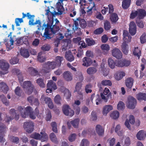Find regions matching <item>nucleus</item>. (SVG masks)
Here are the masks:
<instances>
[{
    "label": "nucleus",
    "instance_id": "f257e3e1",
    "mask_svg": "<svg viewBox=\"0 0 146 146\" xmlns=\"http://www.w3.org/2000/svg\"><path fill=\"white\" fill-rule=\"evenodd\" d=\"M18 110L21 113V115L23 118H26L28 115L30 117L34 119L36 118V115L34 112L33 111L32 108L30 106H27L26 108L22 106H19L18 108Z\"/></svg>",
    "mask_w": 146,
    "mask_h": 146
},
{
    "label": "nucleus",
    "instance_id": "f03ea898",
    "mask_svg": "<svg viewBox=\"0 0 146 146\" xmlns=\"http://www.w3.org/2000/svg\"><path fill=\"white\" fill-rule=\"evenodd\" d=\"M53 22V19H49L46 24L44 23L43 25V27H44L45 28L43 37H44L46 39H51V34L49 33V31L52 27Z\"/></svg>",
    "mask_w": 146,
    "mask_h": 146
},
{
    "label": "nucleus",
    "instance_id": "7ed1b4c3",
    "mask_svg": "<svg viewBox=\"0 0 146 146\" xmlns=\"http://www.w3.org/2000/svg\"><path fill=\"white\" fill-rule=\"evenodd\" d=\"M23 88H26V93L28 95L31 94L33 92L34 87L30 81H27L24 82L22 85Z\"/></svg>",
    "mask_w": 146,
    "mask_h": 146
},
{
    "label": "nucleus",
    "instance_id": "20e7f679",
    "mask_svg": "<svg viewBox=\"0 0 146 146\" xmlns=\"http://www.w3.org/2000/svg\"><path fill=\"white\" fill-rule=\"evenodd\" d=\"M8 128L5 125L1 122H0V143H3L5 141L4 138V134L7 130Z\"/></svg>",
    "mask_w": 146,
    "mask_h": 146
},
{
    "label": "nucleus",
    "instance_id": "39448f33",
    "mask_svg": "<svg viewBox=\"0 0 146 146\" xmlns=\"http://www.w3.org/2000/svg\"><path fill=\"white\" fill-rule=\"evenodd\" d=\"M9 67V65L8 63L6 62L4 60H0V68L2 70L1 72L2 74H5L7 73L8 72V70Z\"/></svg>",
    "mask_w": 146,
    "mask_h": 146
},
{
    "label": "nucleus",
    "instance_id": "423d86ee",
    "mask_svg": "<svg viewBox=\"0 0 146 146\" xmlns=\"http://www.w3.org/2000/svg\"><path fill=\"white\" fill-rule=\"evenodd\" d=\"M127 105L128 108L130 109H133L137 104V100L133 97L129 96L127 98Z\"/></svg>",
    "mask_w": 146,
    "mask_h": 146
},
{
    "label": "nucleus",
    "instance_id": "0eeeda50",
    "mask_svg": "<svg viewBox=\"0 0 146 146\" xmlns=\"http://www.w3.org/2000/svg\"><path fill=\"white\" fill-rule=\"evenodd\" d=\"M100 96L102 100L106 102H108L109 99L112 98V95L110 92L109 90L107 88H105L103 93H101Z\"/></svg>",
    "mask_w": 146,
    "mask_h": 146
},
{
    "label": "nucleus",
    "instance_id": "6e6552de",
    "mask_svg": "<svg viewBox=\"0 0 146 146\" xmlns=\"http://www.w3.org/2000/svg\"><path fill=\"white\" fill-rule=\"evenodd\" d=\"M34 126V123L32 121H27L24 123V128L29 133H31L33 131Z\"/></svg>",
    "mask_w": 146,
    "mask_h": 146
},
{
    "label": "nucleus",
    "instance_id": "1a4fd4ad",
    "mask_svg": "<svg viewBox=\"0 0 146 146\" xmlns=\"http://www.w3.org/2000/svg\"><path fill=\"white\" fill-rule=\"evenodd\" d=\"M62 110L63 113L66 115L72 117L74 115V111L71 109L68 105H64L62 107Z\"/></svg>",
    "mask_w": 146,
    "mask_h": 146
},
{
    "label": "nucleus",
    "instance_id": "9d476101",
    "mask_svg": "<svg viewBox=\"0 0 146 146\" xmlns=\"http://www.w3.org/2000/svg\"><path fill=\"white\" fill-rule=\"evenodd\" d=\"M40 100L41 102L44 101L45 104L48 105L50 108L52 109L53 108L54 105L50 98L45 97L44 95H42Z\"/></svg>",
    "mask_w": 146,
    "mask_h": 146
},
{
    "label": "nucleus",
    "instance_id": "9b49d317",
    "mask_svg": "<svg viewBox=\"0 0 146 146\" xmlns=\"http://www.w3.org/2000/svg\"><path fill=\"white\" fill-rule=\"evenodd\" d=\"M23 17L21 18H16L15 19V23L17 26H19L20 25V23L23 22V19L25 17H27L28 19H31L32 17H35L34 15H31L29 13H28L27 14H25L24 13H22Z\"/></svg>",
    "mask_w": 146,
    "mask_h": 146
},
{
    "label": "nucleus",
    "instance_id": "f8f14e48",
    "mask_svg": "<svg viewBox=\"0 0 146 146\" xmlns=\"http://www.w3.org/2000/svg\"><path fill=\"white\" fill-rule=\"evenodd\" d=\"M9 42L8 41V39L5 38L4 40V42L5 43V44L6 47V49L7 51H9L11 50L13 47V44L14 40L11 36H10V38L9 40Z\"/></svg>",
    "mask_w": 146,
    "mask_h": 146
},
{
    "label": "nucleus",
    "instance_id": "ddd939ff",
    "mask_svg": "<svg viewBox=\"0 0 146 146\" xmlns=\"http://www.w3.org/2000/svg\"><path fill=\"white\" fill-rule=\"evenodd\" d=\"M136 25L135 23L132 21L131 22L129 25V32L132 35H135L136 32Z\"/></svg>",
    "mask_w": 146,
    "mask_h": 146
},
{
    "label": "nucleus",
    "instance_id": "4468645a",
    "mask_svg": "<svg viewBox=\"0 0 146 146\" xmlns=\"http://www.w3.org/2000/svg\"><path fill=\"white\" fill-rule=\"evenodd\" d=\"M111 52L112 55L117 59H121L122 57V53L119 49H113L112 50Z\"/></svg>",
    "mask_w": 146,
    "mask_h": 146
},
{
    "label": "nucleus",
    "instance_id": "2eb2a0df",
    "mask_svg": "<svg viewBox=\"0 0 146 146\" xmlns=\"http://www.w3.org/2000/svg\"><path fill=\"white\" fill-rule=\"evenodd\" d=\"M96 131L98 136H102L104 135V129L101 125H97L95 127Z\"/></svg>",
    "mask_w": 146,
    "mask_h": 146
},
{
    "label": "nucleus",
    "instance_id": "dca6fc26",
    "mask_svg": "<svg viewBox=\"0 0 146 146\" xmlns=\"http://www.w3.org/2000/svg\"><path fill=\"white\" fill-rule=\"evenodd\" d=\"M133 78L131 77H128L125 80V84L127 88L131 89L133 85Z\"/></svg>",
    "mask_w": 146,
    "mask_h": 146
},
{
    "label": "nucleus",
    "instance_id": "f3484780",
    "mask_svg": "<svg viewBox=\"0 0 146 146\" xmlns=\"http://www.w3.org/2000/svg\"><path fill=\"white\" fill-rule=\"evenodd\" d=\"M82 62H83L82 65L86 67L90 66L92 63V59L90 58L86 57H85L83 58Z\"/></svg>",
    "mask_w": 146,
    "mask_h": 146
},
{
    "label": "nucleus",
    "instance_id": "a211bd4d",
    "mask_svg": "<svg viewBox=\"0 0 146 146\" xmlns=\"http://www.w3.org/2000/svg\"><path fill=\"white\" fill-rule=\"evenodd\" d=\"M63 75L64 78L67 81H70L72 79V75L69 71H65Z\"/></svg>",
    "mask_w": 146,
    "mask_h": 146
},
{
    "label": "nucleus",
    "instance_id": "6ab92c4d",
    "mask_svg": "<svg viewBox=\"0 0 146 146\" xmlns=\"http://www.w3.org/2000/svg\"><path fill=\"white\" fill-rule=\"evenodd\" d=\"M27 72L32 76H35L39 74L38 70L32 67H30L28 68Z\"/></svg>",
    "mask_w": 146,
    "mask_h": 146
},
{
    "label": "nucleus",
    "instance_id": "aec40b11",
    "mask_svg": "<svg viewBox=\"0 0 146 146\" xmlns=\"http://www.w3.org/2000/svg\"><path fill=\"white\" fill-rule=\"evenodd\" d=\"M131 64L130 60L124 59L123 61L118 60V67L128 66Z\"/></svg>",
    "mask_w": 146,
    "mask_h": 146
},
{
    "label": "nucleus",
    "instance_id": "412c9836",
    "mask_svg": "<svg viewBox=\"0 0 146 146\" xmlns=\"http://www.w3.org/2000/svg\"><path fill=\"white\" fill-rule=\"evenodd\" d=\"M88 8L89 9L87 11V12L88 14L89 15L92 14L93 11L96 10V7L95 3L94 2L91 3Z\"/></svg>",
    "mask_w": 146,
    "mask_h": 146
},
{
    "label": "nucleus",
    "instance_id": "4be33fe9",
    "mask_svg": "<svg viewBox=\"0 0 146 146\" xmlns=\"http://www.w3.org/2000/svg\"><path fill=\"white\" fill-rule=\"evenodd\" d=\"M65 57L66 60L70 62L73 61L74 59V56L70 50H69L68 52H66Z\"/></svg>",
    "mask_w": 146,
    "mask_h": 146
},
{
    "label": "nucleus",
    "instance_id": "5701e85b",
    "mask_svg": "<svg viewBox=\"0 0 146 146\" xmlns=\"http://www.w3.org/2000/svg\"><path fill=\"white\" fill-rule=\"evenodd\" d=\"M108 62L109 66L111 69L114 68L115 66H118V60L115 61L111 58H110L108 59Z\"/></svg>",
    "mask_w": 146,
    "mask_h": 146
},
{
    "label": "nucleus",
    "instance_id": "b1692460",
    "mask_svg": "<svg viewBox=\"0 0 146 146\" xmlns=\"http://www.w3.org/2000/svg\"><path fill=\"white\" fill-rule=\"evenodd\" d=\"M71 41L69 39H65L64 44L62 46V50L64 51L66 50L71 46Z\"/></svg>",
    "mask_w": 146,
    "mask_h": 146
},
{
    "label": "nucleus",
    "instance_id": "393cba45",
    "mask_svg": "<svg viewBox=\"0 0 146 146\" xmlns=\"http://www.w3.org/2000/svg\"><path fill=\"white\" fill-rule=\"evenodd\" d=\"M128 42L124 41L122 44V51L123 53L127 54L128 52V45L127 43Z\"/></svg>",
    "mask_w": 146,
    "mask_h": 146
},
{
    "label": "nucleus",
    "instance_id": "a878e982",
    "mask_svg": "<svg viewBox=\"0 0 146 146\" xmlns=\"http://www.w3.org/2000/svg\"><path fill=\"white\" fill-rule=\"evenodd\" d=\"M50 29L51 31V33H50L51 35L52 34L53 35H56L59 30L60 28L59 26L56 25H54Z\"/></svg>",
    "mask_w": 146,
    "mask_h": 146
},
{
    "label": "nucleus",
    "instance_id": "bb28decb",
    "mask_svg": "<svg viewBox=\"0 0 146 146\" xmlns=\"http://www.w3.org/2000/svg\"><path fill=\"white\" fill-rule=\"evenodd\" d=\"M145 133L143 130L139 131L137 133L136 136L137 139L140 140H143L146 136Z\"/></svg>",
    "mask_w": 146,
    "mask_h": 146
},
{
    "label": "nucleus",
    "instance_id": "cd10ccee",
    "mask_svg": "<svg viewBox=\"0 0 146 146\" xmlns=\"http://www.w3.org/2000/svg\"><path fill=\"white\" fill-rule=\"evenodd\" d=\"M113 107L111 105H106L104 107L102 113L104 115H106L110 111L112 110Z\"/></svg>",
    "mask_w": 146,
    "mask_h": 146
},
{
    "label": "nucleus",
    "instance_id": "c85d7f7f",
    "mask_svg": "<svg viewBox=\"0 0 146 146\" xmlns=\"http://www.w3.org/2000/svg\"><path fill=\"white\" fill-rule=\"evenodd\" d=\"M47 88L53 89V90H56L57 88L56 83L51 80H48L47 84Z\"/></svg>",
    "mask_w": 146,
    "mask_h": 146
},
{
    "label": "nucleus",
    "instance_id": "c756f323",
    "mask_svg": "<svg viewBox=\"0 0 146 146\" xmlns=\"http://www.w3.org/2000/svg\"><path fill=\"white\" fill-rule=\"evenodd\" d=\"M128 31L126 30H124L123 33V40L124 41L128 42L131 39V37L129 36Z\"/></svg>",
    "mask_w": 146,
    "mask_h": 146
},
{
    "label": "nucleus",
    "instance_id": "7c9ffc66",
    "mask_svg": "<svg viewBox=\"0 0 146 146\" xmlns=\"http://www.w3.org/2000/svg\"><path fill=\"white\" fill-rule=\"evenodd\" d=\"M110 19L112 23H115L118 20L119 17L117 14L115 13L111 14Z\"/></svg>",
    "mask_w": 146,
    "mask_h": 146
},
{
    "label": "nucleus",
    "instance_id": "2f4dec72",
    "mask_svg": "<svg viewBox=\"0 0 146 146\" xmlns=\"http://www.w3.org/2000/svg\"><path fill=\"white\" fill-rule=\"evenodd\" d=\"M131 0H123L122 2V7L124 9H127L130 6Z\"/></svg>",
    "mask_w": 146,
    "mask_h": 146
},
{
    "label": "nucleus",
    "instance_id": "473e14b6",
    "mask_svg": "<svg viewBox=\"0 0 146 146\" xmlns=\"http://www.w3.org/2000/svg\"><path fill=\"white\" fill-rule=\"evenodd\" d=\"M82 87L81 83L80 82H77L75 86V91L77 92L78 94L82 97L83 96L82 93L80 91Z\"/></svg>",
    "mask_w": 146,
    "mask_h": 146
},
{
    "label": "nucleus",
    "instance_id": "72a5a7b5",
    "mask_svg": "<svg viewBox=\"0 0 146 146\" xmlns=\"http://www.w3.org/2000/svg\"><path fill=\"white\" fill-rule=\"evenodd\" d=\"M51 70L50 66L48 63V62L43 64L42 70L44 72L48 73Z\"/></svg>",
    "mask_w": 146,
    "mask_h": 146
},
{
    "label": "nucleus",
    "instance_id": "f704fd0d",
    "mask_svg": "<svg viewBox=\"0 0 146 146\" xmlns=\"http://www.w3.org/2000/svg\"><path fill=\"white\" fill-rule=\"evenodd\" d=\"M137 98L139 101H146V94L140 92L137 95Z\"/></svg>",
    "mask_w": 146,
    "mask_h": 146
},
{
    "label": "nucleus",
    "instance_id": "c9c22d12",
    "mask_svg": "<svg viewBox=\"0 0 146 146\" xmlns=\"http://www.w3.org/2000/svg\"><path fill=\"white\" fill-rule=\"evenodd\" d=\"M61 3H62L60 2H58L56 4V8L58 12L60 14H62L64 11V8Z\"/></svg>",
    "mask_w": 146,
    "mask_h": 146
},
{
    "label": "nucleus",
    "instance_id": "e433bc0d",
    "mask_svg": "<svg viewBox=\"0 0 146 146\" xmlns=\"http://www.w3.org/2000/svg\"><path fill=\"white\" fill-rule=\"evenodd\" d=\"M125 76V73L124 72H119L116 73L115 78L117 80H119L121 79Z\"/></svg>",
    "mask_w": 146,
    "mask_h": 146
},
{
    "label": "nucleus",
    "instance_id": "4c0bfd02",
    "mask_svg": "<svg viewBox=\"0 0 146 146\" xmlns=\"http://www.w3.org/2000/svg\"><path fill=\"white\" fill-rule=\"evenodd\" d=\"M77 20L79 21V24L82 28L84 29L86 27L87 25L84 19L78 18L77 19Z\"/></svg>",
    "mask_w": 146,
    "mask_h": 146
},
{
    "label": "nucleus",
    "instance_id": "58836bf2",
    "mask_svg": "<svg viewBox=\"0 0 146 146\" xmlns=\"http://www.w3.org/2000/svg\"><path fill=\"white\" fill-rule=\"evenodd\" d=\"M40 134H41V137L40 139L41 140L42 142H44L48 140V136L45 132H41Z\"/></svg>",
    "mask_w": 146,
    "mask_h": 146
},
{
    "label": "nucleus",
    "instance_id": "ea45409f",
    "mask_svg": "<svg viewBox=\"0 0 146 146\" xmlns=\"http://www.w3.org/2000/svg\"><path fill=\"white\" fill-rule=\"evenodd\" d=\"M34 17H32L31 19H29L30 20L29 21V24L30 25H34L37 24H38V25L41 27V23L39 20H36V22L34 23Z\"/></svg>",
    "mask_w": 146,
    "mask_h": 146
},
{
    "label": "nucleus",
    "instance_id": "a19ab883",
    "mask_svg": "<svg viewBox=\"0 0 146 146\" xmlns=\"http://www.w3.org/2000/svg\"><path fill=\"white\" fill-rule=\"evenodd\" d=\"M0 90H2L4 92L8 91V86L5 83L3 82L0 83Z\"/></svg>",
    "mask_w": 146,
    "mask_h": 146
},
{
    "label": "nucleus",
    "instance_id": "79ce46f5",
    "mask_svg": "<svg viewBox=\"0 0 146 146\" xmlns=\"http://www.w3.org/2000/svg\"><path fill=\"white\" fill-rule=\"evenodd\" d=\"M63 60V58L62 57L59 56H57L56 57L55 62L56 63L57 66L60 67L61 64V62Z\"/></svg>",
    "mask_w": 146,
    "mask_h": 146
},
{
    "label": "nucleus",
    "instance_id": "37998d69",
    "mask_svg": "<svg viewBox=\"0 0 146 146\" xmlns=\"http://www.w3.org/2000/svg\"><path fill=\"white\" fill-rule=\"evenodd\" d=\"M21 55L25 58H27L29 56V52L27 49H21L20 51Z\"/></svg>",
    "mask_w": 146,
    "mask_h": 146
},
{
    "label": "nucleus",
    "instance_id": "c03bdc74",
    "mask_svg": "<svg viewBox=\"0 0 146 146\" xmlns=\"http://www.w3.org/2000/svg\"><path fill=\"white\" fill-rule=\"evenodd\" d=\"M85 41L88 46L94 45L96 43L95 41L92 38H86Z\"/></svg>",
    "mask_w": 146,
    "mask_h": 146
},
{
    "label": "nucleus",
    "instance_id": "a18cd8bd",
    "mask_svg": "<svg viewBox=\"0 0 146 146\" xmlns=\"http://www.w3.org/2000/svg\"><path fill=\"white\" fill-rule=\"evenodd\" d=\"M79 122L80 119L78 118H76L71 121L70 123L74 127L77 128L78 127Z\"/></svg>",
    "mask_w": 146,
    "mask_h": 146
},
{
    "label": "nucleus",
    "instance_id": "49530a36",
    "mask_svg": "<svg viewBox=\"0 0 146 146\" xmlns=\"http://www.w3.org/2000/svg\"><path fill=\"white\" fill-rule=\"evenodd\" d=\"M97 71V69L94 67H90L87 70V73L89 74H93L95 73Z\"/></svg>",
    "mask_w": 146,
    "mask_h": 146
},
{
    "label": "nucleus",
    "instance_id": "de8ad7c7",
    "mask_svg": "<svg viewBox=\"0 0 146 146\" xmlns=\"http://www.w3.org/2000/svg\"><path fill=\"white\" fill-rule=\"evenodd\" d=\"M138 15L141 18H143L146 15V12L145 11L142 9L138 10Z\"/></svg>",
    "mask_w": 146,
    "mask_h": 146
},
{
    "label": "nucleus",
    "instance_id": "09e8293b",
    "mask_svg": "<svg viewBox=\"0 0 146 146\" xmlns=\"http://www.w3.org/2000/svg\"><path fill=\"white\" fill-rule=\"evenodd\" d=\"M50 138L53 142L57 143L58 142L57 138L55 134L53 133H51L50 135Z\"/></svg>",
    "mask_w": 146,
    "mask_h": 146
},
{
    "label": "nucleus",
    "instance_id": "8fccbe9b",
    "mask_svg": "<svg viewBox=\"0 0 146 146\" xmlns=\"http://www.w3.org/2000/svg\"><path fill=\"white\" fill-rule=\"evenodd\" d=\"M119 113L117 111H113L110 115V116L113 119H117L119 116Z\"/></svg>",
    "mask_w": 146,
    "mask_h": 146
},
{
    "label": "nucleus",
    "instance_id": "3c124183",
    "mask_svg": "<svg viewBox=\"0 0 146 146\" xmlns=\"http://www.w3.org/2000/svg\"><path fill=\"white\" fill-rule=\"evenodd\" d=\"M111 24L109 21L107 20L105 21L104 23V28L106 31L110 30L111 28Z\"/></svg>",
    "mask_w": 146,
    "mask_h": 146
},
{
    "label": "nucleus",
    "instance_id": "603ef678",
    "mask_svg": "<svg viewBox=\"0 0 146 146\" xmlns=\"http://www.w3.org/2000/svg\"><path fill=\"white\" fill-rule=\"evenodd\" d=\"M36 82L40 87L42 88L45 87V85L43 79L40 78H38L36 80Z\"/></svg>",
    "mask_w": 146,
    "mask_h": 146
},
{
    "label": "nucleus",
    "instance_id": "864d4df0",
    "mask_svg": "<svg viewBox=\"0 0 146 146\" xmlns=\"http://www.w3.org/2000/svg\"><path fill=\"white\" fill-rule=\"evenodd\" d=\"M92 88V86L90 84L86 85L85 87V91L86 93L87 94L91 93L92 92L91 88Z\"/></svg>",
    "mask_w": 146,
    "mask_h": 146
},
{
    "label": "nucleus",
    "instance_id": "5fc2aeb1",
    "mask_svg": "<svg viewBox=\"0 0 146 146\" xmlns=\"http://www.w3.org/2000/svg\"><path fill=\"white\" fill-rule=\"evenodd\" d=\"M133 53L134 55L137 56L139 58V56L141 55V52L138 47L135 48Z\"/></svg>",
    "mask_w": 146,
    "mask_h": 146
},
{
    "label": "nucleus",
    "instance_id": "6e6d98bb",
    "mask_svg": "<svg viewBox=\"0 0 146 146\" xmlns=\"http://www.w3.org/2000/svg\"><path fill=\"white\" fill-rule=\"evenodd\" d=\"M103 31V29L102 27H100L95 30L94 31L93 33L96 35H100L102 34Z\"/></svg>",
    "mask_w": 146,
    "mask_h": 146
},
{
    "label": "nucleus",
    "instance_id": "4d7b16f0",
    "mask_svg": "<svg viewBox=\"0 0 146 146\" xmlns=\"http://www.w3.org/2000/svg\"><path fill=\"white\" fill-rule=\"evenodd\" d=\"M115 132L119 136H121L122 133L120 130V126L119 125H117L115 127Z\"/></svg>",
    "mask_w": 146,
    "mask_h": 146
},
{
    "label": "nucleus",
    "instance_id": "13d9d810",
    "mask_svg": "<svg viewBox=\"0 0 146 146\" xmlns=\"http://www.w3.org/2000/svg\"><path fill=\"white\" fill-rule=\"evenodd\" d=\"M125 108V105L123 102L119 101L117 105V109L118 110H123Z\"/></svg>",
    "mask_w": 146,
    "mask_h": 146
},
{
    "label": "nucleus",
    "instance_id": "bf43d9fd",
    "mask_svg": "<svg viewBox=\"0 0 146 146\" xmlns=\"http://www.w3.org/2000/svg\"><path fill=\"white\" fill-rule=\"evenodd\" d=\"M9 138L11 141L13 143L17 144L19 142V139L17 137L11 136Z\"/></svg>",
    "mask_w": 146,
    "mask_h": 146
},
{
    "label": "nucleus",
    "instance_id": "052dcab7",
    "mask_svg": "<svg viewBox=\"0 0 146 146\" xmlns=\"http://www.w3.org/2000/svg\"><path fill=\"white\" fill-rule=\"evenodd\" d=\"M101 84L103 86H111L112 83L109 80H102L101 82Z\"/></svg>",
    "mask_w": 146,
    "mask_h": 146
},
{
    "label": "nucleus",
    "instance_id": "680f3d73",
    "mask_svg": "<svg viewBox=\"0 0 146 146\" xmlns=\"http://www.w3.org/2000/svg\"><path fill=\"white\" fill-rule=\"evenodd\" d=\"M48 63L49 64L51 70L55 69L57 66L56 63L55 61H48Z\"/></svg>",
    "mask_w": 146,
    "mask_h": 146
},
{
    "label": "nucleus",
    "instance_id": "e2e57ef3",
    "mask_svg": "<svg viewBox=\"0 0 146 146\" xmlns=\"http://www.w3.org/2000/svg\"><path fill=\"white\" fill-rule=\"evenodd\" d=\"M101 49L104 51H108L110 49V47L107 44H102L101 46Z\"/></svg>",
    "mask_w": 146,
    "mask_h": 146
},
{
    "label": "nucleus",
    "instance_id": "0e129e2a",
    "mask_svg": "<svg viewBox=\"0 0 146 146\" xmlns=\"http://www.w3.org/2000/svg\"><path fill=\"white\" fill-rule=\"evenodd\" d=\"M51 126L52 127V131L55 133H58V129L57 128V124L56 122H52L51 123Z\"/></svg>",
    "mask_w": 146,
    "mask_h": 146
},
{
    "label": "nucleus",
    "instance_id": "69168bd1",
    "mask_svg": "<svg viewBox=\"0 0 146 146\" xmlns=\"http://www.w3.org/2000/svg\"><path fill=\"white\" fill-rule=\"evenodd\" d=\"M37 59L39 62H43L45 60L46 58L42 56L41 53H39L37 56Z\"/></svg>",
    "mask_w": 146,
    "mask_h": 146
},
{
    "label": "nucleus",
    "instance_id": "338daca9",
    "mask_svg": "<svg viewBox=\"0 0 146 146\" xmlns=\"http://www.w3.org/2000/svg\"><path fill=\"white\" fill-rule=\"evenodd\" d=\"M15 92L16 95L20 96L21 95L22 91V90L21 89L20 87L17 86L15 89Z\"/></svg>",
    "mask_w": 146,
    "mask_h": 146
},
{
    "label": "nucleus",
    "instance_id": "774afa93",
    "mask_svg": "<svg viewBox=\"0 0 146 146\" xmlns=\"http://www.w3.org/2000/svg\"><path fill=\"white\" fill-rule=\"evenodd\" d=\"M89 143L88 140L86 139H83L81 143V146H88Z\"/></svg>",
    "mask_w": 146,
    "mask_h": 146
}]
</instances>
